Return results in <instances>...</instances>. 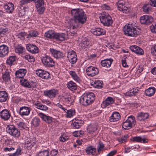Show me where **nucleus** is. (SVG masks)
Masks as SVG:
<instances>
[{
  "label": "nucleus",
  "mask_w": 156,
  "mask_h": 156,
  "mask_svg": "<svg viewBox=\"0 0 156 156\" xmlns=\"http://www.w3.org/2000/svg\"><path fill=\"white\" fill-rule=\"evenodd\" d=\"M71 13L74 19H70L69 23L70 25V31L72 32V30L85 23L87 20V16L83 10L81 9H73Z\"/></svg>",
  "instance_id": "1"
},
{
  "label": "nucleus",
  "mask_w": 156,
  "mask_h": 156,
  "mask_svg": "<svg viewBox=\"0 0 156 156\" xmlns=\"http://www.w3.org/2000/svg\"><path fill=\"white\" fill-rule=\"evenodd\" d=\"M123 31L125 34L129 37H136L139 34L136 28L130 24L126 25L124 27Z\"/></svg>",
  "instance_id": "2"
},
{
  "label": "nucleus",
  "mask_w": 156,
  "mask_h": 156,
  "mask_svg": "<svg viewBox=\"0 0 156 156\" xmlns=\"http://www.w3.org/2000/svg\"><path fill=\"white\" fill-rule=\"evenodd\" d=\"M99 18L101 23L105 26H111L113 23L111 16L108 13L101 14Z\"/></svg>",
  "instance_id": "3"
},
{
  "label": "nucleus",
  "mask_w": 156,
  "mask_h": 156,
  "mask_svg": "<svg viewBox=\"0 0 156 156\" xmlns=\"http://www.w3.org/2000/svg\"><path fill=\"white\" fill-rule=\"evenodd\" d=\"M6 129L7 132L14 137L18 138L20 136V130L13 125L8 126Z\"/></svg>",
  "instance_id": "4"
},
{
  "label": "nucleus",
  "mask_w": 156,
  "mask_h": 156,
  "mask_svg": "<svg viewBox=\"0 0 156 156\" xmlns=\"http://www.w3.org/2000/svg\"><path fill=\"white\" fill-rule=\"evenodd\" d=\"M136 121L134 117L132 115L129 117L123 123L122 127L125 129H128L135 125Z\"/></svg>",
  "instance_id": "5"
},
{
  "label": "nucleus",
  "mask_w": 156,
  "mask_h": 156,
  "mask_svg": "<svg viewBox=\"0 0 156 156\" xmlns=\"http://www.w3.org/2000/svg\"><path fill=\"white\" fill-rule=\"evenodd\" d=\"M43 65L46 67H52L55 65V62L50 56L44 55L41 58Z\"/></svg>",
  "instance_id": "6"
},
{
  "label": "nucleus",
  "mask_w": 156,
  "mask_h": 156,
  "mask_svg": "<svg viewBox=\"0 0 156 156\" xmlns=\"http://www.w3.org/2000/svg\"><path fill=\"white\" fill-rule=\"evenodd\" d=\"M86 71L88 76L93 77L98 74L99 70L94 66H90L86 69Z\"/></svg>",
  "instance_id": "7"
},
{
  "label": "nucleus",
  "mask_w": 156,
  "mask_h": 156,
  "mask_svg": "<svg viewBox=\"0 0 156 156\" xmlns=\"http://www.w3.org/2000/svg\"><path fill=\"white\" fill-rule=\"evenodd\" d=\"M67 57L69 62L72 64L75 63L77 60L76 53L73 50L68 51Z\"/></svg>",
  "instance_id": "8"
},
{
  "label": "nucleus",
  "mask_w": 156,
  "mask_h": 156,
  "mask_svg": "<svg viewBox=\"0 0 156 156\" xmlns=\"http://www.w3.org/2000/svg\"><path fill=\"white\" fill-rule=\"evenodd\" d=\"M50 52L51 55L56 58H62L64 56V55L62 52L53 48H50Z\"/></svg>",
  "instance_id": "9"
},
{
  "label": "nucleus",
  "mask_w": 156,
  "mask_h": 156,
  "mask_svg": "<svg viewBox=\"0 0 156 156\" xmlns=\"http://www.w3.org/2000/svg\"><path fill=\"white\" fill-rule=\"evenodd\" d=\"M44 95L48 97L53 98H55L58 94V91L57 89H52L44 91Z\"/></svg>",
  "instance_id": "10"
},
{
  "label": "nucleus",
  "mask_w": 156,
  "mask_h": 156,
  "mask_svg": "<svg viewBox=\"0 0 156 156\" xmlns=\"http://www.w3.org/2000/svg\"><path fill=\"white\" fill-rule=\"evenodd\" d=\"M140 20L141 23L148 24L153 22V19L151 16L144 15L140 17Z\"/></svg>",
  "instance_id": "11"
},
{
  "label": "nucleus",
  "mask_w": 156,
  "mask_h": 156,
  "mask_svg": "<svg viewBox=\"0 0 156 156\" xmlns=\"http://www.w3.org/2000/svg\"><path fill=\"white\" fill-rule=\"evenodd\" d=\"M36 73L39 76L44 79H47L49 76V74L48 72L41 69L37 70L36 71Z\"/></svg>",
  "instance_id": "12"
},
{
  "label": "nucleus",
  "mask_w": 156,
  "mask_h": 156,
  "mask_svg": "<svg viewBox=\"0 0 156 156\" xmlns=\"http://www.w3.org/2000/svg\"><path fill=\"white\" fill-rule=\"evenodd\" d=\"M1 118L4 120H7L11 116L10 112L7 109H5L0 112Z\"/></svg>",
  "instance_id": "13"
},
{
  "label": "nucleus",
  "mask_w": 156,
  "mask_h": 156,
  "mask_svg": "<svg viewBox=\"0 0 156 156\" xmlns=\"http://www.w3.org/2000/svg\"><path fill=\"white\" fill-rule=\"evenodd\" d=\"M38 115L43 120L48 124L51 123L52 121V118L51 117L42 112L38 113Z\"/></svg>",
  "instance_id": "14"
},
{
  "label": "nucleus",
  "mask_w": 156,
  "mask_h": 156,
  "mask_svg": "<svg viewBox=\"0 0 156 156\" xmlns=\"http://www.w3.org/2000/svg\"><path fill=\"white\" fill-rule=\"evenodd\" d=\"M26 49L28 51L33 54L36 53L38 52V48L35 45L27 44L26 45Z\"/></svg>",
  "instance_id": "15"
},
{
  "label": "nucleus",
  "mask_w": 156,
  "mask_h": 156,
  "mask_svg": "<svg viewBox=\"0 0 156 156\" xmlns=\"http://www.w3.org/2000/svg\"><path fill=\"white\" fill-rule=\"evenodd\" d=\"M9 52L8 46L4 44L0 46V57H4L7 55Z\"/></svg>",
  "instance_id": "16"
},
{
  "label": "nucleus",
  "mask_w": 156,
  "mask_h": 156,
  "mask_svg": "<svg viewBox=\"0 0 156 156\" xmlns=\"http://www.w3.org/2000/svg\"><path fill=\"white\" fill-rule=\"evenodd\" d=\"M129 49L132 52H133L137 54L142 55L144 54L143 50L136 45L131 46L129 47Z\"/></svg>",
  "instance_id": "17"
},
{
  "label": "nucleus",
  "mask_w": 156,
  "mask_h": 156,
  "mask_svg": "<svg viewBox=\"0 0 156 156\" xmlns=\"http://www.w3.org/2000/svg\"><path fill=\"white\" fill-rule=\"evenodd\" d=\"M30 111V108L25 106L20 108L19 114L21 116H27L29 115Z\"/></svg>",
  "instance_id": "18"
},
{
  "label": "nucleus",
  "mask_w": 156,
  "mask_h": 156,
  "mask_svg": "<svg viewBox=\"0 0 156 156\" xmlns=\"http://www.w3.org/2000/svg\"><path fill=\"white\" fill-rule=\"evenodd\" d=\"M91 32L94 35L97 36L104 35L106 32L105 30L100 28L92 29Z\"/></svg>",
  "instance_id": "19"
},
{
  "label": "nucleus",
  "mask_w": 156,
  "mask_h": 156,
  "mask_svg": "<svg viewBox=\"0 0 156 156\" xmlns=\"http://www.w3.org/2000/svg\"><path fill=\"white\" fill-rule=\"evenodd\" d=\"M27 72V70L25 69H20L16 72L15 75L16 78H21L24 77Z\"/></svg>",
  "instance_id": "20"
},
{
  "label": "nucleus",
  "mask_w": 156,
  "mask_h": 156,
  "mask_svg": "<svg viewBox=\"0 0 156 156\" xmlns=\"http://www.w3.org/2000/svg\"><path fill=\"white\" fill-rule=\"evenodd\" d=\"M149 115L147 113L140 112L137 114L136 118L138 120L140 121H144L145 120L148 119Z\"/></svg>",
  "instance_id": "21"
},
{
  "label": "nucleus",
  "mask_w": 156,
  "mask_h": 156,
  "mask_svg": "<svg viewBox=\"0 0 156 156\" xmlns=\"http://www.w3.org/2000/svg\"><path fill=\"white\" fill-rule=\"evenodd\" d=\"M68 72L71 77L75 81L79 83L81 81L80 77L74 71H69Z\"/></svg>",
  "instance_id": "22"
},
{
  "label": "nucleus",
  "mask_w": 156,
  "mask_h": 156,
  "mask_svg": "<svg viewBox=\"0 0 156 156\" xmlns=\"http://www.w3.org/2000/svg\"><path fill=\"white\" fill-rule=\"evenodd\" d=\"M67 38V36L65 34L55 33V39L57 41H62L66 39Z\"/></svg>",
  "instance_id": "23"
},
{
  "label": "nucleus",
  "mask_w": 156,
  "mask_h": 156,
  "mask_svg": "<svg viewBox=\"0 0 156 156\" xmlns=\"http://www.w3.org/2000/svg\"><path fill=\"white\" fill-rule=\"evenodd\" d=\"M112 58L106 59L101 60V65L104 67H109L113 61Z\"/></svg>",
  "instance_id": "24"
},
{
  "label": "nucleus",
  "mask_w": 156,
  "mask_h": 156,
  "mask_svg": "<svg viewBox=\"0 0 156 156\" xmlns=\"http://www.w3.org/2000/svg\"><path fill=\"white\" fill-rule=\"evenodd\" d=\"M120 118V115L119 113L114 112L109 118L111 122H115L118 121Z\"/></svg>",
  "instance_id": "25"
},
{
  "label": "nucleus",
  "mask_w": 156,
  "mask_h": 156,
  "mask_svg": "<svg viewBox=\"0 0 156 156\" xmlns=\"http://www.w3.org/2000/svg\"><path fill=\"white\" fill-rule=\"evenodd\" d=\"M90 104L92 103L95 100V96L94 93L92 92L84 93Z\"/></svg>",
  "instance_id": "26"
},
{
  "label": "nucleus",
  "mask_w": 156,
  "mask_h": 156,
  "mask_svg": "<svg viewBox=\"0 0 156 156\" xmlns=\"http://www.w3.org/2000/svg\"><path fill=\"white\" fill-rule=\"evenodd\" d=\"M9 97L7 93L5 91H0V102H3L6 101Z\"/></svg>",
  "instance_id": "27"
},
{
  "label": "nucleus",
  "mask_w": 156,
  "mask_h": 156,
  "mask_svg": "<svg viewBox=\"0 0 156 156\" xmlns=\"http://www.w3.org/2000/svg\"><path fill=\"white\" fill-rule=\"evenodd\" d=\"M67 88L72 91H74L77 88V86L76 83L72 81L68 82L66 84Z\"/></svg>",
  "instance_id": "28"
},
{
  "label": "nucleus",
  "mask_w": 156,
  "mask_h": 156,
  "mask_svg": "<svg viewBox=\"0 0 156 156\" xmlns=\"http://www.w3.org/2000/svg\"><path fill=\"white\" fill-rule=\"evenodd\" d=\"M114 102V100L113 98L111 97H108L103 101L102 105L105 107H106L113 104Z\"/></svg>",
  "instance_id": "29"
},
{
  "label": "nucleus",
  "mask_w": 156,
  "mask_h": 156,
  "mask_svg": "<svg viewBox=\"0 0 156 156\" xmlns=\"http://www.w3.org/2000/svg\"><path fill=\"white\" fill-rule=\"evenodd\" d=\"M35 140L31 138H27L25 141V147L31 148L35 144Z\"/></svg>",
  "instance_id": "30"
},
{
  "label": "nucleus",
  "mask_w": 156,
  "mask_h": 156,
  "mask_svg": "<svg viewBox=\"0 0 156 156\" xmlns=\"http://www.w3.org/2000/svg\"><path fill=\"white\" fill-rule=\"evenodd\" d=\"M79 101L80 103L83 105L87 106L90 105L85 93L81 96Z\"/></svg>",
  "instance_id": "31"
},
{
  "label": "nucleus",
  "mask_w": 156,
  "mask_h": 156,
  "mask_svg": "<svg viewBox=\"0 0 156 156\" xmlns=\"http://www.w3.org/2000/svg\"><path fill=\"white\" fill-rule=\"evenodd\" d=\"M55 33L52 30L46 31L44 34V36L49 39H55Z\"/></svg>",
  "instance_id": "32"
},
{
  "label": "nucleus",
  "mask_w": 156,
  "mask_h": 156,
  "mask_svg": "<svg viewBox=\"0 0 156 156\" xmlns=\"http://www.w3.org/2000/svg\"><path fill=\"white\" fill-rule=\"evenodd\" d=\"M33 105L35 106V108L41 110L46 111L48 109V108L46 105L41 104L37 102H34Z\"/></svg>",
  "instance_id": "33"
},
{
  "label": "nucleus",
  "mask_w": 156,
  "mask_h": 156,
  "mask_svg": "<svg viewBox=\"0 0 156 156\" xmlns=\"http://www.w3.org/2000/svg\"><path fill=\"white\" fill-rule=\"evenodd\" d=\"M156 91V89L154 87H150L145 91L146 95L151 97L154 94Z\"/></svg>",
  "instance_id": "34"
},
{
  "label": "nucleus",
  "mask_w": 156,
  "mask_h": 156,
  "mask_svg": "<svg viewBox=\"0 0 156 156\" xmlns=\"http://www.w3.org/2000/svg\"><path fill=\"white\" fill-rule=\"evenodd\" d=\"M16 57L15 55L9 56L7 59L6 63L9 65L11 66L14 64L16 61Z\"/></svg>",
  "instance_id": "35"
},
{
  "label": "nucleus",
  "mask_w": 156,
  "mask_h": 156,
  "mask_svg": "<svg viewBox=\"0 0 156 156\" xmlns=\"http://www.w3.org/2000/svg\"><path fill=\"white\" fill-rule=\"evenodd\" d=\"M4 8L8 12L11 13L14 9V5L11 3H9L4 6Z\"/></svg>",
  "instance_id": "36"
},
{
  "label": "nucleus",
  "mask_w": 156,
  "mask_h": 156,
  "mask_svg": "<svg viewBox=\"0 0 156 156\" xmlns=\"http://www.w3.org/2000/svg\"><path fill=\"white\" fill-rule=\"evenodd\" d=\"M103 82L101 80H96L93 81L91 85L94 87L97 88H100L102 87Z\"/></svg>",
  "instance_id": "37"
},
{
  "label": "nucleus",
  "mask_w": 156,
  "mask_h": 156,
  "mask_svg": "<svg viewBox=\"0 0 156 156\" xmlns=\"http://www.w3.org/2000/svg\"><path fill=\"white\" fill-rule=\"evenodd\" d=\"M97 126L96 124H91L87 126V129L88 133H91L95 132L97 130Z\"/></svg>",
  "instance_id": "38"
},
{
  "label": "nucleus",
  "mask_w": 156,
  "mask_h": 156,
  "mask_svg": "<svg viewBox=\"0 0 156 156\" xmlns=\"http://www.w3.org/2000/svg\"><path fill=\"white\" fill-rule=\"evenodd\" d=\"M65 112L66 113V115L67 118H71L75 114V110L73 109L69 110L66 109V111Z\"/></svg>",
  "instance_id": "39"
},
{
  "label": "nucleus",
  "mask_w": 156,
  "mask_h": 156,
  "mask_svg": "<svg viewBox=\"0 0 156 156\" xmlns=\"http://www.w3.org/2000/svg\"><path fill=\"white\" fill-rule=\"evenodd\" d=\"M2 77L4 81H8L10 79V73L9 71H5L2 74Z\"/></svg>",
  "instance_id": "40"
},
{
  "label": "nucleus",
  "mask_w": 156,
  "mask_h": 156,
  "mask_svg": "<svg viewBox=\"0 0 156 156\" xmlns=\"http://www.w3.org/2000/svg\"><path fill=\"white\" fill-rule=\"evenodd\" d=\"M83 121L76 120L74 121L73 123V126L76 128H79L83 124Z\"/></svg>",
  "instance_id": "41"
},
{
  "label": "nucleus",
  "mask_w": 156,
  "mask_h": 156,
  "mask_svg": "<svg viewBox=\"0 0 156 156\" xmlns=\"http://www.w3.org/2000/svg\"><path fill=\"white\" fill-rule=\"evenodd\" d=\"M96 151V149L92 146L88 147L86 149V153L89 154H94Z\"/></svg>",
  "instance_id": "42"
},
{
  "label": "nucleus",
  "mask_w": 156,
  "mask_h": 156,
  "mask_svg": "<svg viewBox=\"0 0 156 156\" xmlns=\"http://www.w3.org/2000/svg\"><path fill=\"white\" fill-rule=\"evenodd\" d=\"M118 10L123 13H127L129 12L130 8L129 5H125Z\"/></svg>",
  "instance_id": "43"
},
{
  "label": "nucleus",
  "mask_w": 156,
  "mask_h": 156,
  "mask_svg": "<svg viewBox=\"0 0 156 156\" xmlns=\"http://www.w3.org/2000/svg\"><path fill=\"white\" fill-rule=\"evenodd\" d=\"M20 83L22 86L28 88H31V85L30 84L28 81L24 79H23L20 80Z\"/></svg>",
  "instance_id": "44"
},
{
  "label": "nucleus",
  "mask_w": 156,
  "mask_h": 156,
  "mask_svg": "<svg viewBox=\"0 0 156 156\" xmlns=\"http://www.w3.org/2000/svg\"><path fill=\"white\" fill-rule=\"evenodd\" d=\"M24 48L20 45H19L15 48V52L19 54L23 52Z\"/></svg>",
  "instance_id": "45"
},
{
  "label": "nucleus",
  "mask_w": 156,
  "mask_h": 156,
  "mask_svg": "<svg viewBox=\"0 0 156 156\" xmlns=\"http://www.w3.org/2000/svg\"><path fill=\"white\" fill-rule=\"evenodd\" d=\"M132 140L134 141L141 143L143 142V143L147 142V141H146L145 139L142 138L141 136H140L133 137Z\"/></svg>",
  "instance_id": "46"
},
{
  "label": "nucleus",
  "mask_w": 156,
  "mask_h": 156,
  "mask_svg": "<svg viewBox=\"0 0 156 156\" xmlns=\"http://www.w3.org/2000/svg\"><path fill=\"white\" fill-rule=\"evenodd\" d=\"M64 101L66 104H71L73 102V99L71 98V97L69 95H67L64 96Z\"/></svg>",
  "instance_id": "47"
},
{
  "label": "nucleus",
  "mask_w": 156,
  "mask_h": 156,
  "mask_svg": "<svg viewBox=\"0 0 156 156\" xmlns=\"http://www.w3.org/2000/svg\"><path fill=\"white\" fill-rule=\"evenodd\" d=\"M34 2L36 7L44 6V0H34Z\"/></svg>",
  "instance_id": "48"
},
{
  "label": "nucleus",
  "mask_w": 156,
  "mask_h": 156,
  "mask_svg": "<svg viewBox=\"0 0 156 156\" xmlns=\"http://www.w3.org/2000/svg\"><path fill=\"white\" fill-rule=\"evenodd\" d=\"M37 156H49V152L48 150H44L39 151Z\"/></svg>",
  "instance_id": "49"
},
{
  "label": "nucleus",
  "mask_w": 156,
  "mask_h": 156,
  "mask_svg": "<svg viewBox=\"0 0 156 156\" xmlns=\"http://www.w3.org/2000/svg\"><path fill=\"white\" fill-rule=\"evenodd\" d=\"M24 57L25 59L30 62H33L35 61V58L34 57L29 54L26 55Z\"/></svg>",
  "instance_id": "50"
},
{
  "label": "nucleus",
  "mask_w": 156,
  "mask_h": 156,
  "mask_svg": "<svg viewBox=\"0 0 156 156\" xmlns=\"http://www.w3.org/2000/svg\"><path fill=\"white\" fill-rule=\"evenodd\" d=\"M40 122V121L39 119L35 117L33 119L32 124L34 126H37L39 125Z\"/></svg>",
  "instance_id": "51"
},
{
  "label": "nucleus",
  "mask_w": 156,
  "mask_h": 156,
  "mask_svg": "<svg viewBox=\"0 0 156 156\" xmlns=\"http://www.w3.org/2000/svg\"><path fill=\"white\" fill-rule=\"evenodd\" d=\"M143 10L146 13H148L151 11V8L150 5L145 4L143 7Z\"/></svg>",
  "instance_id": "52"
},
{
  "label": "nucleus",
  "mask_w": 156,
  "mask_h": 156,
  "mask_svg": "<svg viewBox=\"0 0 156 156\" xmlns=\"http://www.w3.org/2000/svg\"><path fill=\"white\" fill-rule=\"evenodd\" d=\"M38 35L37 31H33L30 32L29 34L27 35V38L30 39L31 37H36Z\"/></svg>",
  "instance_id": "53"
},
{
  "label": "nucleus",
  "mask_w": 156,
  "mask_h": 156,
  "mask_svg": "<svg viewBox=\"0 0 156 156\" xmlns=\"http://www.w3.org/2000/svg\"><path fill=\"white\" fill-rule=\"evenodd\" d=\"M8 31V30L7 28H0V37H3L6 34Z\"/></svg>",
  "instance_id": "54"
},
{
  "label": "nucleus",
  "mask_w": 156,
  "mask_h": 156,
  "mask_svg": "<svg viewBox=\"0 0 156 156\" xmlns=\"http://www.w3.org/2000/svg\"><path fill=\"white\" fill-rule=\"evenodd\" d=\"M69 137L66 136V134H62L59 137V140L62 142H64L68 140Z\"/></svg>",
  "instance_id": "55"
},
{
  "label": "nucleus",
  "mask_w": 156,
  "mask_h": 156,
  "mask_svg": "<svg viewBox=\"0 0 156 156\" xmlns=\"http://www.w3.org/2000/svg\"><path fill=\"white\" fill-rule=\"evenodd\" d=\"M34 0H20V5L22 6L28 3H30Z\"/></svg>",
  "instance_id": "56"
},
{
  "label": "nucleus",
  "mask_w": 156,
  "mask_h": 156,
  "mask_svg": "<svg viewBox=\"0 0 156 156\" xmlns=\"http://www.w3.org/2000/svg\"><path fill=\"white\" fill-rule=\"evenodd\" d=\"M150 29L152 33H156V23L152 24L150 26Z\"/></svg>",
  "instance_id": "57"
},
{
  "label": "nucleus",
  "mask_w": 156,
  "mask_h": 156,
  "mask_svg": "<svg viewBox=\"0 0 156 156\" xmlns=\"http://www.w3.org/2000/svg\"><path fill=\"white\" fill-rule=\"evenodd\" d=\"M18 127L21 129H24L26 127V125L23 122H20L17 123Z\"/></svg>",
  "instance_id": "58"
},
{
  "label": "nucleus",
  "mask_w": 156,
  "mask_h": 156,
  "mask_svg": "<svg viewBox=\"0 0 156 156\" xmlns=\"http://www.w3.org/2000/svg\"><path fill=\"white\" fill-rule=\"evenodd\" d=\"M38 13L40 14H42L43 13L44 10V6H39L36 7Z\"/></svg>",
  "instance_id": "59"
},
{
  "label": "nucleus",
  "mask_w": 156,
  "mask_h": 156,
  "mask_svg": "<svg viewBox=\"0 0 156 156\" xmlns=\"http://www.w3.org/2000/svg\"><path fill=\"white\" fill-rule=\"evenodd\" d=\"M127 136H128L126 135L121 138H118V140L119 142L121 143H124L126 141Z\"/></svg>",
  "instance_id": "60"
},
{
  "label": "nucleus",
  "mask_w": 156,
  "mask_h": 156,
  "mask_svg": "<svg viewBox=\"0 0 156 156\" xmlns=\"http://www.w3.org/2000/svg\"><path fill=\"white\" fill-rule=\"evenodd\" d=\"M83 131H76L73 133V135L74 136L76 137H78L79 136H80L81 135L83 134Z\"/></svg>",
  "instance_id": "61"
},
{
  "label": "nucleus",
  "mask_w": 156,
  "mask_h": 156,
  "mask_svg": "<svg viewBox=\"0 0 156 156\" xmlns=\"http://www.w3.org/2000/svg\"><path fill=\"white\" fill-rule=\"evenodd\" d=\"M21 150L20 148H18L17 149L16 151L13 154H10L9 156H18L21 154Z\"/></svg>",
  "instance_id": "62"
},
{
  "label": "nucleus",
  "mask_w": 156,
  "mask_h": 156,
  "mask_svg": "<svg viewBox=\"0 0 156 156\" xmlns=\"http://www.w3.org/2000/svg\"><path fill=\"white\" fill-rule=\"evenodd\" d=\"M117 5L118 6V9H119L120 8L125 5L123 1H119L117 3Z\"/></svg>",
  "instance_id": "63"
},
{
  "label": "nucleus",
  "mask_w": 156,
  "mask_h": 156,
  "mask_svg": "<svg viewBox=\"0 0 156 156\" xmlns=\"http://www.w3.org/2000/svg\"><path fill=\"white\" fill-rule=\"evenodd\" d=\"M151 52L153 55L156 56V45H154L152 47Z\"/></svg>",
  "instance_id": "64"
}]
</instances>
